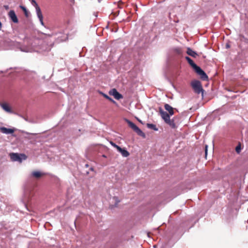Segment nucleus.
<instances>
[{
    "instance_id": "nucleus-4",
    "label": "nucleus",
    "mask_w": 248,
    "mask_h": 248,
    "mask_svg": "<svg viewBox=\"0 0 248 248\" xmlns=\"http://www.w3.org/2000/svg\"><path fill=\"white\" fill-rule=\"evenodd\" d=\"M126 122L128 124L129 126L139 135L145 137V134L142 131L133 123L128 120H126Z\"/></svg>"
},
{
    "instance_id": "nucleus-14",
    "label": "nucleus",
    "mask_w": 248,
    "mask_h": 248,
    "mask_svg": "<svg viewBox=\"0 0 248 248\" xmlns=\"http://www.w3.org/2000/svg\"><path fill=\"white\" fill-rule=\"evenodd\" d=\"M166 124H169L171 128H175L176 127V124L173 120H170V119L165 122Z\"/></svg>"
},
{
    "instance_id": "nucleus-24",
    "label": "nucleus",
    "mask_w": 248,
    "mask_h": 248,
    "mask_svg": "<svg viewBox=\"0 0 248 248\" xmlns=\"http://www.w3.org/2000/svg\"><path fill=\"white\" fill-rule=\"evenodd\" d=\"M4 7L6 10L9 9V6L8 5H5Z\"/></svg>"
},
{
    "instance_id": "nucleus-5",
    "label": "nucleus",
    "mask_w": 248,
    "mask_h": 248,
    "mask_svg": "<svg viewBox=\"0 0 248 248\" xmlns=\"http://www.w3.org/2000/svg\"><path fill=\"white\" fill-rule=\"evenodd\" d=\"M108 93L110 95L113 96L114 98L117 100H119L123 98V95L120 94L115 88L110 90L108 92Z\"/></svg>"
},
{
    "instance_id": "nucleus-3",
    "label": "nucleus",
    "mask_w": 248,
    "mask_h": 248,
    "mask_svg": "<svg viewBox=\"0 0 248 248\" xmlns=\"http://www.w3.org/2000/svg\"><path fill=\"white\" fill-rule=\"evenodd\" d=\"M192 86L194 91L199 94L201 93H203V89L200 81L194 80L191 83Z\"/></svg>"
},
{
    "instance_id": "nucleus-22",
    "label": "nucleus",
    "mask_w": 248,
    "mask_h": 248,
    "mask_svg": "<svg viewBox=\"0 0 248 248\" xmlns=\"http://www.w3.org/2000/svg\"><path fill=\"white\" fill-rule=\"evenodd\" d=\"M235 150H236V152L237 153H239L240 152V151H241V146H240V145H239L236 146V147L235 148Z\"/></svg>"
},
{
    "instance_id": "nucleus-16",
    "label": "nucleus",
    "mask_w": 248,
    "mask_h": 248,
    "mask_svg": "<svg viewBox=\"0 0 248 248\" xmlns=\"http://www.w3.org/2000/svg\"><path fill=\"white\" fill-rule=\"evenodd\" d=\"M100 93L105 97L106 98V99H107L108 100H109L110 101H111V102H112L113 104H116V102L114 100H113L111 98H110V97H109L107 94L103 93H102V92H100Z\"/></svg>"
},
{
    "instance_id": "nucleus-1",
    "label": "nucleus",
    "mask_w": 248,
    "mask_h": 248,
    "mask_svg": "<svg viewBox=\"0 0 248 248\" xmlns=\"http://www.w3.org/2000/svg\"><path fill=\"white\" fill-rule=\"evenodd\" d=\"M10 158L13 161H19L21 162L22 160H25L27 156L24 154H18L17 153H12L10 154Z\"/></svg>"
},
{
    "instance_id": "nucleus-15",
    "label": "nucleus",
    "mask_w": 248,
    "mask_h": 248,
    "mask_svg": "<svg viewBox=\"0 0 248 248\" xmlns=\"http://www.w3.org/2000/svg\"><path fill=\"white\" fill-rule=\"evenodd\" d=\"M186 59L188 62V63L191 66L192 68H193L196 64L193 62L192 60L189 57L186 56Z\"/></svg>"
},
{
    "instance_id": "nucleus-19",
    "label": "nucleus",
    "mask_w": 248,
    "mask_h": 248,
    "mask_svg": "<svg viewBox=\"0 0 248 248\" xmlns=\"http://www.w3.org/2000/svg\"><path fill=\"white\" fill-rule=\"evenodd\" d=\"M20 8L23 11V12H24V14H25V15L26 17H28L29 16V13H28V11H27V10L26 9V8L23 6H22V5H20Z\"/></svg>"
},
{
    "instance_id": "nucleus-7",
    "label": "nucleus",
    "mask_w": 248,
    "mask_h": 248,
    "mask_svg": "<svg viewBox=\"0 0 248 248\" xmlns=\"http://www.w3.org/2000/svg\"><path fill=\"white\" fill-rule=\"evenodd\" d=\"M159 112L161 118L164 120L165 122L170 119V115L162 109H159Z\"/></svg>"
},
{
    "instance_id": "nucleus-26",
    "label": "nucleus",
    "mask_w": 248,
    "mask_h": 248,
    "mask_svg": "<svg viewBox=\"0 0 248 248\" xmlns=\"http://www.w3.org/2000/svg\"><path fill=\"white\" fill-rule=\"evenodd\" d=\"M227 47H229V45H227Z\"/></svg>"
},
{
    "instance_id": "nucleus-23",
    "label": "nucleus",
    "mask_w": 248,
    "mask_h": 248,
    "mask_svg": "<svg viewBox=\"0 0 248 248\" xmlns=\"http://www.w3.org/2000/svg\"><path fill=\"white\" fill-rule=\"evenodd\" d=\"M205 155L206 156L207 154V146L206 145L205 146Z\"/></svg>"
},
{
    "instance_id": "nucleus-9",
    "label": "nucleus",
    "mask_w": 248,
    "mask_h": 248,
    "mask_svg": "<svg viewBox=\"0 0 248 248\" xmlns=\"http://www.w3.org/2000/svg\"><path fill=\"white\" fill-rule=\"evenodd\" d=\"M8 16L13 22L16 23L18 22L17 17L14 11L11 10L8 13Z\"/></svg>"
},
{
    "instance_id": "nucleus-21",
    "label": "nucleus",
    "mask_w": 248,
    "mask_h": 248,
    "mask_svg": "<svg viewBox=\"0 0 248 248\" xmlns=\"http://www.w3.org/2000/svg\"><path fill=\"white\" fill-rule=\"evenodd\" d=\"M110 144H111L112 146H113L114 147L116 148L118 150H119V149L120 148V146H119L118 145H116L115 143H113V142H110Z\"/></svg>"
},
{
    "instance_id": "nucleus-25",
    "label": "nucleus",
    "mask_w": 248,
    "mask_h": 248,
    "mask_svg": "<svg viewBox=\"0 0 248 248\" xmlns=\"http://www.w3.org/2000/svg\"><path fill=\"white\" fill-rule=\"evenodd\" d=\"M2 28V23L0 21V31L1 30Z\"/></svg>"
},
{
    "instance_id": "nucleus-17",
    "label": "nucleus",
    "mask_w": 248,
    "mask_h": 248,
    "mask_svg": "<svg viewBox=\"0 0 248 248\" xmlns=\"http://www.w3.org/2000/svg\"><path fill=\"white\" fill-rule=\"evenodd\" d=\"M32 175L33 177L38 178L42 176V173L40 171H35L32 172Z\"/></svg>"
},
{
    "instance_id": "nucleus-2",
    "label": "nucleus",
    "mask_w": 248,
    "mask_h": 248,
    "mask_svg": "<svg viewBox=\"0 0 248 248\" xmlns=\"http://www.w3.org/2000/svg\"><path fill=\"white\" fill-rule=\"evenodd\" d=\"M31 3L32 5L35 7L36 11V13L37 15V16L39 19V20L42 25H44V22H43V16L41 11V9L38 5L37 2L35 0H31Z\"/></svg>"
},
{
    "instance_id": "nucleus-27",
    "label": "nucleus",
    "mask_w": 248,
    "mask_h": 248,
    "mask_svg": "<svg viewBox=\"0 0 248 248\" xmlns=\"http://www.w3.org/2000/svg\"><path fill=\"white\" fill-rule=\"evenodd\" d=\"M202 79H203V80H204V79H206L207 78H202Z\"/></svg>"
},
{
    "instance_id": "nucleus-13",
    "label": "nucleus",
    "mask_w": 248,
    "mask_h": 248,
    "mask_svg": "<svg viewBox=\"0 0 248 248\" xmlns=\"http://www.w3.org/2000/svg\"><path fill=\"white\" fill-rule=\"evenodd\" d=\"M118 151L121 153L122 155L124 157H127L129 155V153L127 150L124 149H122L121 147L119 149Z\"/></svg>"
},
{
    "instance_id": "nucleus-6",
    "label": "nucleus",
    "mask_w": 248,
    "mask_h": 248,
    "mask_svg": "<svg viewBox=\"0 0 248 248\" xmlns=\"http://www.w3.org/2000/svg\"><path fill=\"white\" fill-rule=\"evenodd\" d=\"M193 69L198 75L201 77V78H208L205 73L197 65H196Z\"/></svg>"
},
{
    "instance_id": "nucleus-10",
    "label": "nucleus",
    "mask_w": 248,
    "mask_h": 248,
    "mask_svg": "<svg viewBox=\"0 0 248 248\" xmlns=\"http://www.w3.org/2000/svg\"><path fill=\"white\" fill-rule=\"evenodd\" d=\"M0 130L2 133L6 134H13L15 131L14 129L7 128L4 127H0Z\"/></svg>"
},
{
    "instance_id": "nucleus-11",
    "label": "nucleus",
    "mask_w": 248,
    "mask_h": 248,
    "mask_svg": "<svg viewBox=\"0 0 248 248\" xmlns=\"http://www.w3.org/2000/svg\"><path fill=\"white\" fill-rule=\"evenodd\" d=\"M164 108L165 109L169 112V114H170V116H172L174 114L173 108L170 105L168 104H165L164 105Z\"/></svg>"
},
{
    "instance_id": "nucleus-8",
    "label": "nucleus",
    "mask_w": 248,
    "mask_h": 248,
    "mask_svg": "<svg viewBox=\"0 0 248 248\" xmlns=\"http://www.w3.org/2000/svg\"><path fill=\"white\" fill-rule=\"evenodd\" d=\"M0 107L2 108L7 112L12 113L13 111L9 104L6 103H2L0 104Z\"/></svg>"
},
{
    "instance_id": "nucleus-20",
    "label": "nucleus",
    "mask_w": 248,
    "mask_h": 248,
    "mask_svg": "<svg viewBox=\"0 0 248 248\" xmlns=\"http://www.w3.org/2000/svg\"><path fill=\"white\" fill-rule=\"evenodd\" d=\"M174 51L178 55H181L182 54V50L180 48H176Z\"/></svg>"
},
{
    "instance_id": "nucleus-12",
    "label": "nucleus",
    "mask_w": 248,
    "mask_h": 248,
    "mask_svg": "<svg viewBox=\"0 0 248 248\" xmlns=\"http://www.w3.org/2000/svg\"><path fill=\"white\" fill-rule=\"evenodd\" d=\"M186 53L188 55H190L194 58H196L197 56H198V54L196 52L194 51L190 48H187Z\"/></svg>"
},
{
    "instance_id": "nucleus-18",
    "label": "nucleus",
    "mask_w": 248,
    "mask_h": 248,
    "mask_svg": "<svg viewBox=\"0 0 248 248\" xmlns=\"http://www.w3.org/2000/svg\"><path fill=\"white\" fill-rule=\"evenodd\" d=\"M147 127L149 128H151V129H154V130L155 131H157L158 129L157 128H156L155 125L154 124H147Z\"/></svg>"
}]
</instances>
